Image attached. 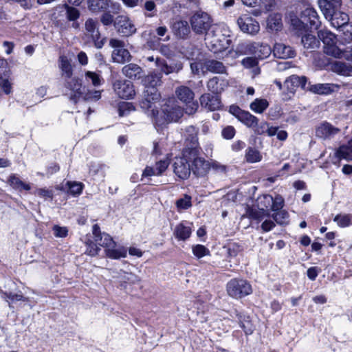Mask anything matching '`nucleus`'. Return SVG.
<instances>
[{"mask_svg":"<svg viewBox=\"0 0 352 352\" xmlns=\"http://www.w3.org/2000/svg\"><path fill=\"white\" fill-rule=\"evenodd\" d=\"M190 25L192 30L198 34H205V39L210 45L214 54L225 52L227 56L232 53L228 50L230 45V30L223 24H212L210 16L204 12L197 11L191 16Z\"/></svg>","mask_w":352,"mask_h":352,"instance_id":"1","label":"nucleus"},{"mask_svg":"<svg viewBox=\"0 0 352 352\" xmlns=\"http://www.w3.org/2000/svg\"><path fill=\"white\" fill-rule=\"evenodd\" d=\"M162 78V76L160 73L153 72L143 78L142 82L145 87V90L143 98L140 104L143 109H152L153 106L159 102L161 96L156 87L161 85Z\"/></svg>","mask_w":352,"mask_h":352,"instance_id":"2","label":"nucleus"},{"mask_svg":"<svg viewBox=\"0 0 352 352\" xmlns=\"http://www.w3.org/2000/svg\"><path fill=\"white\" fill-rule=\"evenodd\" d=\"M318 36L324 43L325 54L335 58H342L343 51L336 45V36L327 30H321L318 32Z\"/></svg>","mask_w":352,"mask_h":352,"instance_id":"3","label":"nucleus"},{"mask_svg":"<svg viewBox=\"0 0 352 352\" xmlns=\"http://www.w3.org/2000/svg\"><path fill=\"white\" fill-rule=\"evenodd\" d=\"M226 287L228 295L234 298H241L252 292L250 284L243 279H232Z\"/></svg>","mask_w":352,"mask_h":352,"instance_id":"4","label":"nucleus"},{"mask_svg":"<svg viewBox=\"0 0 352 352\" xmlns=\"http://www.w3.org/2000/svg\"><path fill=\"white\" fill-rule=\"evenodd\" d=\"M198 130L193 126L186 128L184 135L185 138L183 154H198L201 148L197 139Z\"/></svg>","mask_w":352,"mask_h":352,"instance_id":"5","label":"nucleus"},{"mask_svg":"<svg viewBox=\"0 0 352 352\" xmlns=\"http://www.w3.org/2000/svg\"><path fill=\"white\" fill-rule=\"evenodd\" d=\"M109 45L113 49L111 58L113 62L117 63H124L131 60V56L125 48L124 41L118 38H111L109 40Z\"/></svg>","mask_w":352,"mask_h":352,"instance_id":"6","label":"nucleus"},{"mask_svg":"<svg viewBox=\"0 0 352 352\" xmlns=\"http://www.w3.org/2000/svg\"><path fill=\"white\" fill-rule=\"evenodd\" d=\"M162 113L165 122H177L183 116L184 111L173 99H170L163 105Z\"/></svg>","mask_w":352,"mask_h":352,"instance_id":"7","label":"nucleus"},{"mask_svg":"<svg viewBox=\"0 0 352 352\" xmlns=\"http://www.w3.org/2000/svg\"><path fill=\"white\" fill-rule=\"evenodd\" d=\"M237 25L243 33L254 36L260 31L259 23L248 14H242L237 19Z\"/></svg>","mask_w":352,"mask_h":352,"instance_id":"8","label":"nucleus"},{"mask_svg":"<svg viewBox=\"0 0 352 352\" xmlns=\"http://www.w3.org/2000/svg\"><path fill=\"white\" fill-rule=\"evenodd\" d=\"M116 94L121 98L131 99L135 95L133 83L128 80H116L113 83Z\"/></svg>","mask_w":352,"mask_h":352,"instance_id":"9","label":"nucleus"},{"mask_svg":"<svg viewBox=\"0 0 352 352\" xmlns=\"http://www.w3.org/2000/svg\"><path fill=\"white\" fill-rule=\"evenodd\" d=\"M115 28L123 36H129L136 32V28L127 16L120 15L115 21Z\"/></svg>","mask_w":352,"mask_h":352,"instance_id":"10","label":"nucleus"},{"mask_svg":"<svg viewBox=\"0 0 352 352\" xmlns=\"http://www.w3.org/2000/svg\"><path fill=\"white\" fill-rule=\"evenodd\" d=\"M175 94L177 98L184 103L190 104L192 102V107L188 110H186V113L188 114L193 113L197 107V104L193 102L194 93L193 91L186 86H180L177 88Z\"/></svg>","mask_w":352,"mask_h":352,"instance_id":"11","label":"nucleus"},{"mask_svg":"<svg viewBox=\"0 0 352 352\" xmlns=\"http://www.w3.org/2000/svg\"><path fill=\"white\" fill-rule=\"evenodd\" d=\"M173 167L174 173L179 178L186 179L189 177L192 169L184 155L175 157Z\"/></svg>","mask_w":352,"mask_h":352,"instance_id":"12","label":"nucleus"},{"mask_svg":"<svg viewBox=\"0 0 352 352\" xmlns=\"http://www.w3.org/2000/svg\"><path fill=\"white\" fill-rule=\"evenodd\" d=\"M307 78L304 76H298L297 75H292L284 82L285 89L288 92L292 94H294L299 87L303 90L307 91Z\"/></svg>","mask_w":352,"mask_h":352,"instance_id":"13","label":"nucleus"},{"mask_svg":"<svg viewBox=\"0 0 352 352\" xmlns=\"http://www.w3.org/2000/svg\"><path fill=\"white\" fill-rule=\"evenodd\" d=\"M92 234L94 235V241L100 246L107 248L114 246L115 242L111 236L105 233L101 232L100 227L98 224H94L92 228Z\"/></svg>","mask_w":352,"mask_h":352,"instance_id":"14","label":"nucleus"},{"mask_svg":"<svg viewBox=\"0 0 352 352\" xmlns=\"http://www.w3.org/2000/svg\"><path fill=\"white\" fill-rule=\"evenodd\" d=\"M319 8L326 19L340 9L342 0H318Z\"/></svg>","mask_w":352,"mask_h":352,"instance_id":"15","label":"nucleus"},{"mask_svg":"<svg viewBox=\"0 0 352 352\" xmlns=\"http://www.w3.org/2000/svg\"><path fill=\"white\" fill-rule=\"evenodd\" d=\"M247 50L261 59L267 58L272 53L271 47L267 44L252 43L247 44Z\"/></svg>","mask_w":352,"mask_h":352,"instance_id":"16","label":"nucleus"},{"mask_svg":"<svg viewBox=\"0 0 352 352\" xmlns=\"http://www.w3.org/2000/svg\"><path fill=\"white\" fill-rule=\"evenodd\" d=\"M155 66L160 71L161 74L163 73L166 75L174 72L177 73L183 67L181 62H177L168 65L164 59L158 57H156L155 58Z\"/></svg>","mask_w":352,"mask_h":352,"instance_id":"17","label":"nucleus"},{"mask_svg":"<svg viewBox=\"0 0 352 352\" xmlns=\"http://www.w3.org/2000/svg\"><path fill=\"white\" fill-rule=\"evenodd\" d=\"M339 132L338 128L334 127L327 122L320 124L316 129V135L324 140L331 138Z\"/></svg>","mask_w":352,"mask_h":352,"instance_id":"18","label":"nucleus"},{"mask_svg":"<svg viewBox=\"0 0 352 352\" xmlns=\"http://www.w3.org/2000/svg\"><path fill=\"white\" fill-rule=\"evenodd\" d=\"M339 87V85L333 83H318L315 85L308 83L307 91L316 94L327 95L333 92Z\"/></svg>","mask_w":352,"mask_h":352,"instance_id":"19","label":"nucleus"},{"mask_svg":"<svg viewBox=\"0 0 352 352\" xmlns=\"http://www.w3.org/2000/svg\"><path fill=\"white\" fill-rule=\"evenodd\" d=\"M210 168V162L206 160L202 157L197 156L193 160L191 169L195 175L203 176L208 173Z\"/></svg>","mask_w":352,"mask_h":352,"instance_id":"20","label":"nucleus"},{"mask_svg":"<svg viewBox=\"0 0 352 352\" xmlns=\"http://www.w3.org/2000/svg\"><path fill=\"white\" fill-rule=\"evenodd\" d=\"M60 13L63 16H65L66 19L69 21H72V27L78 28L79 25L76 22L80 17V11L72 6L65 4L60 8Z\"/></svg>","mask_w":352,"mask_h":352,"instance_id":"21","label":"nucleus"},{"mask_svg":"<svg viewBox=\"0 0 352 352\" xmlns=\"http://www.w3.org/2000/svg\"><path fill=\"white\" fill-rule=\"evenodd\" d=\"M301 18L305 21L309 23L310 28L318 29L320 23L317 12L311 7L306 8L301 14Z\"/></svg>","mask_w":352,"mask_h":352,"instance_id":"22","label":"nucleus"},{"mask_svg":"<svg viewBox=\"0 0 352 352\" xmlns=\"http://www.w3.org/2000/svg\"><path fill=\"white\" fill-rule=\"evenodd\" d=\"M327 19L331 21V24L333 27L336 28H341V30L344 29V26L349 25V18L348 14L340 11V9L337 12L333 13V16L328 17Z\"/></svg>","mask_w":352,"mask_h":352,"instance_id":"23","label":"nucleus"},{"mask_svg":"<svg viewBox=\"0 0 352 352\" xmlns=\"http://www.w3.org/2000/svg\"><path fill=\"white\" fill-rule=\"evenodd\" d=\"M228 86V81L226 79L217 76L210 78L207 83L208 90L216 94L223 91Z\"/></svg>","mask_w":352,"mask_h":352,"instance_id":"24","label":"nucleus"},{"mask_svg":"<svg viewBox=\"0 0 352 352\" xmlns=\"http://www.w3.org/2000/svg\"><path fill=\"white\" fill-rule=\"evenodd\" d=\"M200 102L201 106L210 111H215L221 107L220 100L217 95L204 94L200 98Z\"/></svg>","mask_w":352,"mask_h":352,"instance_id":"25","label":"nucleus"},{"mask_svg":"<svg viewBox=\"0 0 352 352\" xmlns=\"http://www.w3.org/2000/svg\"><path fill=\"white\" fill-rule=\"evenodd\" d=\"M58 67L61 72V76L64 79H69L73 75L72 60L67 56L61 55L58 58Z\"/></svg>","mask_w":352,"mask_h":352,"instance_id":"26","label":"nucleus"},{"mask_svg":"<svg viewBox=\"0 0 352 352\" xmlns=\"http://www.w3.org/2000/svg\"><path fill=\"white\" fill-rule=\"evenodd\" d=\"M85 35L91 41H96L100 38V32L98 30V23L93 19H88L85 23Z\"/></svg>","mask_w":352,"mask_h":352,"instance_id":"27","label":"nucleus"},{"mask_svg":"<svg viewBox=\"0 0 352 352\" xmlns=\"http://www.w3.org/2000/svg\"><path fill=\"white\" fill-rule=\"evenodd\" d=\"M273 53L278 58H289L295 56V51L283 43H276L274 46Z\"/></svg>","mask_w":352,"mask_h":352,"instance_id":"28","label":"nucleus"},{"mask_svg":"<svg viewBox=\"0 0 352 352\" xmlns=\"http://www.w3.org/2000/svg\"><path fill=\"white\" fill-rule=\"evenodd\" d=\"M331 69L342 76H352V65L340 62V61H334L331 63Z\"/></svg>","mask_w":352,"mask_h":352,"instance_id":"29","label":"nucleus"},{"mask_svg":"<svg viewBox=\"0 0 352 352\" xmlns=\"http://www.w3.org/2000/svg\"><path fill=\"white\" fill-rule=\"evenodd\" d=\"M174 34L179 38H184L190 33L188 23L186 21H177L172 27Z\"/></svg>","mask_w":352,"mask_h":352,"instance_id":"30","label":"nucleus"},{"mask_svg":"<svg viewBox=\"0 0 352 352\" xmlns=\"http://www.w3.org/2000/svg\"><path fill=\"white\" fill-rule=\"evenodd\" d=\"M65 87L74 93V97H79L82 94L81 80L78 78L65 79Z\"/></svg>","mask_w":352,"mask_h":352,"instance_id":"31","label":"nucleus"},{"mask_svg":"<svg viewBox=\"0 0 352 352\" xmlns=\"http://www.w3.org/2000/svg\"><path fill=\"white\" fill-rule=\"evenodd\" d=\"M206 71L217 74H226V68L223 64L216 60H208L204 62Z\"/></svg>","mask_w":352,"mask_h":352,"instance_id":"32","label":"nucleus"},{"mask_svg":"<svg viewBox=\"0 0 352 352\" xmlns=\"http://www.w3.org/2000/svg\"><path fill=\"white\" fill-rule=\"evenodd\" d=\"M123 74L129 78L136 79L141 76L142 68L136 64H129L122 68Z\"/></svg>","mask_w":352,"mask_h":352,"instance_id":"33","label":"nucleus"},{"mask_svg":"<svg viewBox=\"0 0 352 352\" xmlns=\"http://www.w3.org/2000/svg\"><path fill=\"white\" fill-rule=\"evenodd\" d=\"M106 255L111 258L113 259H119L120 258H124L126 256L127 250L124 247H116V244L114 246L109 247L105 249Z\"/></svg>","mask_w":352,"mask_h":352,"instance_id":"34","label":"nucleus"},{"mask_svg":"<svg viewBox=\"0 0 352 352\" xmlns=\"http://www.w3.org/2000/svg\"><path fill=\"white\" fill-rule=\"evenodd\" d=\"M301 42L305 48L314 50L320 47V41L311 34H307L302 37Z\"/></svg>","mask_w":352,"mask_h":352,"instance_id":"35","label":"nucleus"},{"mask_svg":"<svg viewBox=\"0 0 352 352\" xmlns=\"http://www.w3.org/2000/svg\"><path fill=\"white\" fill-rule=\"evenodd\" d=\"M174 234L179 240L184 241L190 237L191 234V228L181 223L175 227Z\"/></svg>","mask_w":352,"mask_h":352,"instance_id":"36","label":"nucleus"},{"mask_svg":"<svg viewBox=\"0 0 352 352\" xmlns=\"http://www.w3.org/2000/svg\"><path fill=\"white\" fill-rule=\"evenodd\" d=\"M8 183L12 186L13 188L16 190H30V186L28 184L24 183L22 182L16 175H11L8 180Z\"/></svg>","mask_w":352,"mask_h":352,"instance_id":"37","label":"nucleus"},{"mask_svg":"<svg viewBox=\"0 0 352 352\" xmlns=\"http://www.w3.org/2000/svg\"><path fill=\"white\" fill-rule=\"evenodd\" d=\"M109 0H88V8L93 12H98L108 8Z\"/></svg>","mask_w":352,"mask_h":352,"instance_id":"38","label":"nucleus"},{"mask_svg":"<svg viewBox=\"0 0 352 352\" xmlns=\"http://www.w3.org/2000/svg\"><path fill=\"white\" fill-rule=\"evenodd\" d=\"M239 120L248 127L252 129L256 125L258 118L252 115L250 112L243 111V112L241 113V115H239Z\"/></svg>","mask_w":352,"mask_h":352,"instance_id":"39","label":"nucleus"},{"mask_svg":"<svg viewBox=\"0 0 352 352\" xmlns=\"http://www.w3.org/2000/svg\"><path fill=\"white\" fill-rule=\"evenodd\" d=\"M269 106L266 99L256 98L250 104V109L256 113H262Z\"/></svg>","mask_w":352,"mask_h":352,"instance_id":"40","label":"nucleus"},{"mask_svg":"<svg viewBox=\"0 0 352 352\" xmlns=\"http://www.w3.org/2000/svg\"><path fill=\"white\" fill-rule=\"evenodd\" d=\"M267 25L271 30H278L282 27V19L279 14H271L267 21Z\"/></svg>","mask_w":352,"mask_h":352,"instance_id":"41","label":"nucleus"},{"mask_svg":"<svg viewBox=\"0 0 352 352\" xmlns=\"http://www.w3.org/2000/svg\"><path fill=\"white\" fill-rule=\"evenodd\" d=\"M85 78L87 82H91L94 87L102 84V78L98 73L87 71L85 72Z\"/></svg>","mask_w":352,"mask_h":352,"instance_id":"42","label":"nucleus"},{"mask_svg":"<svg viewBox=\"0 0 352 352\" xmlns=\"http://www.w3.org/2000/svg\"><path fill=\"white\" fill-rule=\"evenodd\" d=\"M333 221L342 228L348 227L352 225V215L351 214H338Z\"/></svg>","mask_w":352,"mask_h":352,"instance_id":"43","label":"nucleus"},{"mask_svg":"<svg viewBox=\"0 0 352 352\" xmlns=\"http://www.w3.org/2000/svg\"><path fill=\"white\" fill-rule=\"evenodd\" d=\"M65 188H67L68 192L75 196L82 192L83 185L80 182H67Z\"/></svg>","mask_w":352,"mask_h":352,"instance_id":"44","label":"nucleus"},{"mask_svg":"<svg viewBox=\"0 0 352 352\" xmlns=\"http://www.w3.org/2000/svg\"><path fill=\"white\" fill-rule=\"evenodd\" d=\"M176 206L179 211L190 208L192 206L191 197L188 195H185L183 198L177 200Z\"/></svg>","mask_w":352,"mask_h":352,"instance_id":"45","label":"nucleus"},{"mask_svg":"<svg viewBox=\"0 0 352 352\" xmlns=\"http://www.w3.org/2000/svg\"><path fill=\"white\" fill-rule=\"evenodd\" d=\"M135 110V107L131 102H122L120 103L118 107V112L120 116H125L129 113Z\"/></svg>","mask_w":352,"mask_h":352,"instance_id":"46","label":"nucleus"},{"mask_svg":"<svg viewBox=\"0 0 352 352\" xmlns=\"http://www.w3.org/2000/svg\"><path fill=\"white\" fill-rule=\"evenodd\" d=\"M193 254L198 258H202L204 256L208 255L210 251L203 245H196L192 247Z\"/></svg>","mask_w":352,"mask_h":352,"instance_id":"47","label":"nucleus"},{"mask_svg":"<svg viewBox=\"0 0 352 352\" xmlns=\"http://www.w3.org/2000/svg\"><path fill=\"white\" fill-rule=\"evenodd\" d=\"M0 87L6 94H10L12 92V84L8 80V76H0Z\"/></svg>","mask_w":352,"mask_h":352,"instance_id":"48","label":"nucleus"},{"mask_svg":"<svg viewBox=\"0 0 352 352\" xmlns=\"http://www.w3.org/2000/svg\"><path fill=\"white\" fill-rule=\"evenodd\" d=\"M273 204V197L270 195H264L259 199L258 206L262 207V210L265 208H271Z\"/></svg>","mask_w":352,"mask_h":352,"instance_id":"49","label":"nucleus"},{"mask_svg":"<svg viewBox=\"0 0 352 352\" xmlns=\"http://www.w3.org/2000/svg\"><path fill=\"white\" fill-rule=\"evenodd\" d=\"M273 219L278 224H283L288 219V213L285 210H278L273 214Z\"/></svg>","mask_w":352,"mask_h":352,"instance_id":"50","label":"nucleus"},{"mask_svg":"<svg viewBox=\"0 0 352 352\" xmlns=\"http://www.w3.org/2000/svg\"><path fill=\"white\" fill-rule=\"evenodd\" d=\"M190 69L194 74H199L201 72L205 73L206 67H204V63L201 61H194L190 63Z\"/></svg>","mask_w":352,"mask_h":352,"instance_id":"51","label":"nucleus"},{"mask_svg":"<svg viewBox=\"0 0 352 352\" xmlns=\"http://www.w3.org/2000/svg\"><path fill=\"white\" fill-rule=\"evenodd\" d=\"M284 205L283 198L277 195L275 197H273V204L271 206L272 210L276 212L282 209Z\"/></svg>","mask_w":352,"mask_h":352,"instance_id":"52","label":"nucleus"},{"mask_svg":"<svg viewBox=\"0 0 352 352\" xmlns=\"http://www.w3.org/2000/svg\"><path fill=\"white\" fill-rule=\"evenodd\" d=\"M258 6L264 12L271 10L274 6V0H258Z\"/></svg>","mask_w":352,"mask_h":352,"instance_id":"53","label":"nucleus"},{"mask_svg":"<svg viewBox=\"0 0 352 352\" xmlns=\"http://www.w3.org/2000/svg\"><path fill=\"white\" fill-rule=\"evenodd\" d=\"M169 165V160L168 159L160 160L156 163L155 168L157 170V176L161 175L164 172Z\"/></svg>","mask_w":352,"mask_h":352,"instance_id":"54","label":"nucleus"},{"mask_svg":"<svg viewBox=\"0 0 352 352\" xmlns=\"http://www.w3.org/2000/svg\"><path fill=\"white\" fill-rule=\"evenodd\" d=\"M168 29L166 26H160L156 28V34L159 39L163 41H167L170 39L169 35L166 34Z\"/></svg>","mask_w":352,"mask_h":352,"instance_id":"55","label":"nucleus"},{"mask_svg":"<svg viewBox=\"0 0 352 352\" xmlns=\"http://www.w3.org/2000/svg\"><path fill=\"white\" fill-rule=\"evenodd\" d=\"M122 279L125 283H128L130 284H135L140 281V278L137 275L133 273L127 272H124L122 276Z\"/></svg>","mask_w":352,"mask_h":352,"instance_id":"56","label":"nucleus"},{"mask_svg":"<svg viewBox=\"0 0 352 352\" xmlns=\"http://www.w3.org/2000/svg\"><path fill=\"white\" fill-rule=\"evenodd\" d=\"M268 125L269 124L266 122H261L258 123V120L256 122V125L252 129L254 131L255 133L262 135L266 133Z\"/></svg>","mask_w":352,"mask_h":352,"instance_id":"57","label":"nucleus"},{"mask_svg":"<svg viewBox=\"0 0 352 352\" xmlns=\"http://www.w3.org/2000/svg\"><path fill=\"white\" fill-rule=\"evenodd\" d=\"M352 153V140H349L346 144L341 145L336 154H351Z\"/></svg>","mask_w":352,"mask_h":352,"instance_id":"58","label":"nucleus"},{"mask_svg":"<svg viewBox=\"0 0 352 352\" xmlns=\"http://www.w3.org/2000/svg\"><path fill=\"white\" fill-rule=\"evenodd\" d=\"M242 64L247 68H255L256 70H258V67H256L258 62L256 58L247 57L242 60Z\"/></svg>","mask_w":352,"mask_h":352,"instance_id":"59","label":"nucleus"},{"mask_svg":"<svg viewBox=\"0 0 352 352\" xmlns=\"http://www.w3.org/2000/svg\"><path fill=\"white\" fill-rule=\"evenodd\" d=\"M343 32V39L346 42L352 41V24L346 25L344 26V29L342 30Z\"/></svg>","mask_w":352,"mask_h":352,"instance_id":"60","label":"nucleus"},{"mask_svg":"<svg viewBox=\"0 0 352 352\" xmlns=\"http://www.w3.org/2000/svg\"><path fill=\"white\" fill-rule=\"evenodd\" d=\"M241 250V249L239 245L232 243L229 245L227 249V253L230 257H235Z\"/></svg>","mask_w":352,"mask_h":352,"instance_id":"61","label":"nucleus"},{"mask_svg":"<svg viewBox=\"0 0 352 352\" xmlns=\"http://www.w3.org/2000/svg\"><path fill=\"white\" fill-rule=\"evenodd\" d=\"M54 234L56 237H65L67 235L68 230L66 227L54 226L53 227Z\"/></svg>","mask_w":352,"mask_h":352,"instance_id":"62","label":"nucleus"},{"mask_svg":"<svg viewBox=\"0 0 352 352\" xmlns=\"http://www.w3.org/2000/svg\"><path fill=\"white\" fill-rule=\"evenodd\" d=\"M235 129L232 126H227L222 130V136L227 140L232 139L235 135Z\"/></svg>","mask_w":352,"mask_h":352,"instance_id":"63","label":"nucleus"},{"mask_svg":"<svg viewBox=\"0 0 352 352\" xmlns=\"http://www.w3.org/2000/svg\"><path fill=\"white\" fill-rule=\"evenodd\" d=\"M87 253L89 255L91 256H95L98 254V251L100 250V248L97 247V245L96 243H94L92 241H88L87 243Z\"/></svg>","mask_w":352,"mask_h":352,"instance_id":"64","label":"nucleus"}]
</instances>
